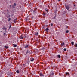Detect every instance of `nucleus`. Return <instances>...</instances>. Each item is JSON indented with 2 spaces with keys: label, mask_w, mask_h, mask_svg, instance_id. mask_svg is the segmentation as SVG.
I'll return each mask as SVG.
<instances>
[{
  "label": "nucleus",
  "mask_w": 77,
  "mask_h": 77,
  "mask_svg": "<svg viewBox=\"0 0 77 77\" xmlns=\"http://www.w3.org/2000/svg\"><path fill=\"white\" fill-rule=\"evenodd\" d=\"M3 29H4L5 31H6V30H7V28L5 27H3L2 28Z\"/></svg>",
  "instance_id": "0eeeda50"
},
{
  "label": "nucleus",
  "mask_w": 77,
  "mask_h": 77,
  "mask_svg": "<svg viewBox=\"0 0 77 77\" xmlns=\"http://www.w3.org/2000/svg\"><path fill=\"white\" fill-rule=\"evenodd\" d=\"M51 26H53V23H51Z\"/></svg>",
  "instance_id": "cd10ccee"
},
{
  "label": "nucleus",
  "mask_w": 77,
  "mask_h": 77,
  "mask_svg": "<svg viewBox=\"0 0 77 77\" xmlns=\"http://www.w3.org/2000/svg\"><path fill=\"white\" fill-rule=\"evenodd\" d=\"M66 8L67 10H69V7L68 5H67L66 6Z\"/></svg>",
  "instance_id": "f03ea898"
},
{
  "label": "nucleus",
  "mask_w": 77,
  "mask_h": 77,
  "mask_svg": "<svg viewBox=\"0 0 77 77\" xmlns=\"http://www.w3.org/2000/svg\"><path fill=\"white\" fill-rule=\"evenodd\" d=\"M74 6H75V5H74Z\"/></svg>",
  "instance_id": "79ce46f5"
},
{
  "label": "nucleus",
  "mask_w": 77,
  "mask_h": 77,
  "mask_svg": "<svg viewBox=\"0 0 77 77\" xmlns=\"http://www.w3.org/2000/svg\"><path fill=\"white\" fill-rule=\"evenodd\" d=\"M29 47V45H26L25 47V48H27V47Z\"/></svg>",
  "instance_id": "9d476101"
},
{
  "label": "nucleus",
  "mask_w": 77,
  "mask_h": 77,
  "mask_svg": "<svg viewBox=\"0 0 77 77\" xmlns=\"http://www.w3.org/2000/svg\"><path fill=\"white\" fill-rule=\"evenodd\" d=\"M7 11H8V13H9V10H7Z\"/></svg>",
  "instance_id": "2f4dec72"
},
{
  "label": "nucleus",
  "mask_w": 77,
  "mask_h": 77,
  "mask_svg": "<svg viewBox=\"0 0 77 77\" xmlns=\"http://www.w3.org/2000/svg\"><path fill=\"white\" fill-rule=\"evenodd\" d=\"M66 27V29H67V28H68V27Z\"/></svg>",
  "instance_id": "a19ab883"
},
{
  "label": "nucleus",
  "mask_w": 77,
  "mask_h": 77,
  "mask_svg": "<svg viewBox=\"0 0 77 77\" xmlns=\"http://www.w3.org/2000/svg\"><path fill=\"white\" fill-rule=\"evenodd\" d=\"M64 44H65V43H61V45H62V46H63V45Z\"/></svg>",
  "instance_id": "aec40b11"
},
{
  "label": "nucleus",
  "mask_w": 77,
  "mask_h": 77,
  "mask_svg": "<svg viewBox=\"0 0 77 77\" xmlns=\"http://www.w3.org/2000/svg\"><path fill=\"white\" fill-rule=\"evenodd\" d=\"M22 36H23V35H22L20 36V38L21 39H23L24 38Z\"/></svg>",
  "instance_id": "423d86ee"
},
{
  "label": "nucleus",
  "mask_w": 77,
  "mask_h": 77,
  "mask_svg": "<svg viewBox=\"0 0 77 77\" xmlns=\"http://www.w3.org/2000/svg\"><path fill=\"white\" fill-rule=\"evenodd\" d=\"M27 62H30V60H29V59H28Z\"/></svg>",
  "instance_id": "5701e85b"
},
{
  "label": "nucleus",
  "mask_w": 77,
  "mask_h": 77,
  "mask_svg": "<svg viewBox=\"0 0 77 77\" xmlns=\"http://www.w3.org/2000/svg\"><path fill=\"white\" fill-rule=\"evenodd\" d=\"M11 21V18H10L8 19V21L9 22Z\"/></svg>",
  "instance_id": "393cba45"
},
{
  "label": "nucleus",
  "mask_w": 77,
  "mask_h": 77,
  "mask_svg": "<svg viewBox=\"0 0 77 77\" xmlns=\"http://www.w3.org/2000/svg\"><path fill=\"white\" fill-rule=\"evenodd\" d=\"M16 72L17 73V74H19V72H20V71H19V70H17L16 71Z\"/></svg>",
  "instance_id": "4468645a"
},
{
  "label": "nucleus",
  "mask_w": 77,
  "mask_h": 77,
  "mask_svg": "<svg viewBox=\"0 0 77 77\" xmlns=\"http://www.w3.org/2000/svg\"><path fill=\"white\" fill-rule=\"evenodd\" d=\"M17 18H16L14 20V23H17Z\"/></svg>",
  "instance_id": "39448f33"
},
{
  "label": "nucleus",
  "mask_w": 77,
  "mask_h": 77,
  "mask_svg": "<svg viewBox=\"0 0 77 77\" xmlns=\"http://www.w3.org/2000/svg\"><path fill=\"white\" fill-rule=\"evenodd\" d=\"M40 77H43V76H44V75L42 73H40Z\"/></svg>",
  "instance_id": "7ed1b4c3"
},
{
  "label": "nucleus",
  "mask_w": 77,
  "mask_h": 77,
  "mask_svg": "<svg viewBox=\"0 0 77 77\" xmlns=\"http://www.w3.org/2000/svg\"><path fill=\"white\" fill-rule=\"evenodd\" d=\"M11 26H12V25L11 24L10 26V27L9 28V29H11Z\"/></svg>",
  "instance_id": "bb28decb"
},
{
  "label": "nucleus",
  "mask_w": 77,
  "mask_h": 77,
  "mask_svg": "<svg viewBox=\"0 0 77 77\" xmlns=\"http://www.w3.org/2000/svg\"><path fill=\"white\" fill-rule=\"evenodd\" d=\"M11 17H13V14H11Z\"/></svg>",
  "instance_id": "473e14b6"
},
{
  "label": "nucleus",
  "mask_w": 77,
  "mask_h": 77,
  "mask_svg": "<svg viewBox=\"0 0 77 77\" xmlns=\"http://www.w3.org/2000/svg\"><path fill=\"white\" fill-rule=\"evenodd\" d=\"M74 46L75 47H77V44H75V45H74Z\"/></svg>",
  "instance_id": "412c9836"
},
{
  "label": "nucleus",
  "mask_w": 77,
  "mask_h": 77,
  "mask_svg": "<svg viewBox=\"0 0 77 77\" xmlns=\"http://www.w3.org/2000/svg\"><path fill=\"white\" fill-rule=\"evenodd\" d=\"M45 50V48L44 47H43L41 49V50Z\"/></svg>",
  "instance_id": "f8f14e48"
},
{
  "label": "nucleus",
  "mask_w": 77,
  "mask_h": 77,
  "mask_svg": "<svg viewBox=\"0 0 77 77\" xmlns=\"http://www.w3.org/2000/svg\"><path fill=\"white\" fill-rule=\"evenodd\" d=\"M61 0H58V1H59V2H60V1Z\"/></svg>",
  "instance_id": "ea45409f"
},
{
  "label": "nucleus",
  "mask_w": 77,
  "mask_h": 77,
  "mask_svg": "<svg viewBox=\"0 0 77 77\" xmlns=\"http://www.w3.org/2000/svg\"><path fill=\"white\" fill-rule=\"evenodd\" d=\"M64 51H66V48H64Z\"/></svg>",
  "instance_id": "7c9ffc66"
},
{
  "label": "nucleus",
  "mask_w": 77,
  "mask_h": 77,
  "mask_svg": "<svg viewBox=\"0 0 77 77\" xmlns=\"http://www.w3.org/2000/svg\"><path fill=\"white\" fill-rule=\"evenodd\" d=\"M11 5H10V8H11Z\"/></svg>",
  "instance_id": "4c0bfd02"
},
{
  "label": "nucleus",
  "mask_w": 77,
  "mask_h": 77,
  "mask_svg": "<svg viewBox=\"0 0 77 77\" xmlns=\"http://www.w3.org/2000/svg\"><path fill=\"white\" fill-rule=\"evenodd\" d=\"M28 17H29V16H27V18H28Z\"/></svg>",
  "instance_id": "58836bf2"
},
{
  "label": "nucleus",
  "mask_w": 77,
  "mask_h": 77,
  "mask_svg": "<svg viewBox=\"0 0 77 77\" xmlns=\"http://www.w3.org/2000/svg\"><path fill=\"white\" fill-rule=\"evenodd\" d=\"M58 58H59V59H60V55H57Z\"/></svg>",
  "instance_id": "ddd939ff"
},
{
  "label": "nucleus",
  "mask_w": 77,
  "mask_h": 77,
  "mask_svg": "<svg viewBox=\"0 0 77 77\" xmlns=\"http://www.w3.org/2000/svg\"><path fill=\"white\" fill-rule=\"evenodd\" d=\"M43 16H45V15H46V14H45V13H43Z\"/></svg>",
  "instance_id": "b1692460"
},
{
  "label": "nucleus",
  "mask_w": 77,
  "mask_h": 77,
  "mask_svg": "<svg viewBox=\"0 0 77 77\" xmlns=\"http://www.w3.org/2000/svg\"><path fill=\"white\" fill-rule=\"evenodd\" d=\"M35 35H38V32H36L35 33Z\"/></svg>",
  "instance_id": "4be33fe9"
},
{
  "label": "nucleus",
  "mask_w": 77,
  "mask_h": 77,
  "mask_svg": "<svg viewBox=\"0 0 77 77\" xmlns=\"http://www.w3.org/2000/svg\"><path fill=\"white\" fill-rule=\"evenodd\" d=\"M66 75H69V73L68 72L66 73Z\"/></svg>",
  "instance_id": "a211bd4d"
},
{
  "label": "nucleus",
  "mask_w": 77,
  "mask_h": 77,
  "mask_svg": "<svg viewBox=\"0 0 77 77\" xmlns=\"http://www.w3.org/2000/svg\"><path fill=\"white\" fill-rule=\"evenodd\" d=\"M36 9H37V8H35V9H34V10H33V12L34 13L36 12L35 11H36Z\"/></svg>",
  "instance_id": "6e6552de"
},
{
  "label": "nucleus",
  "mask_w": 77,
  "mask_h": 77,
  "mask_svg": "<svg viewBox=\"0 0 77 77\" xmlns=\"http://www.w3.org/2000/svg\"><path fill=\"white\" fill-rule=\"evenodd\" d=\"M68 32H69V31L68 30H67L66 31V33H68Z\"/></svg>",
  "instance_id": "f3484780"
},
{
  "label": "nucleus",
  "mask_w": 77,
  "mask_h": 77,
  "mask_svg": "<svg viewBox=\"0 0 77 77\" xmlns=\"http://www.w3.org/2000/svg\"><path fill=\"white\" fill-rule=\"evenodd\" d=\"M5 34H6L5 33H4V35H5Z\"/></svg>",
  "instance_id": "e433bc0d"
},
{
  "label": "nucleus",
  "mask_w": 77,
  "mask_h": 77,
  "mask_svg": "<svg viewBox=\"0 0 77 77\" xmlns=\"http://www.w3.org/2000/svg\"><path fill=\"white\" fill-rule=\"evenodd\" d=\"M16 6V3H14V5H13L12 6V8H15V6Z\"/></svg>",
  "instance_id": "f257e3e1"
},
{
  "label": "nucleus",
  "mask_w": 77,
  "mask_h": 77,
  "mask_svg": "<svg viewBox=\"0 0 77 77\" xmlns=\"http://www.w3.org/2000/svg\"><path fill=\"white\" fill-rule=\"evenodd\" d=\"M46 31H48L49 30V29L47 28L46 29H45Z\"/></svg>",
  "instance_id": "2eb2a0df"
},
{
  "label": "nucleus",
  "mask_w": 77,
  "mask_h": 77,
  "mask_svg": "<svg viewBox=\"0 0 77 77\" xmlns=\"http://www.w3.org/2000/svg\"><path fill=\"white\" fill-rule=\"evenodd\" d=\"M30 61H31V62H33V61L34 60V59L33 58H30Z\"/></svg>",
  "instance_id": "20e7f679"
},
{
  "label": "nucleus",
  "mask_w": 77,
  "mask_h": 77,
  "mask_svg": "<svg viewBox=\"0 0 77 77\" xmlns=\"http://www.w3.org/2000/svg\"><path fill=\"white\" fill-rule=\"evenodd\" d=\"M71 43L72 44V45H74V42H72Z\"/></svg>",
  "instance_id": "dca6fc26"
},
{
  "label": "nucleus",
  "mask_w": 77,
  "mask_h": 77,
  "mask_svg": "<svg viewBox=\"0 0 77 77\" xmlns=\"http://www.w3.org/2000/svg\"><path fill=\"white\" fill-rule=\"evenodd\" d=\"M24 36H25L24 38H26V34H25Z\"/></svg>",
  "instance_id": "c756f323"
},
{
  "label": "nucleus",
  "mask_w": 77,
  "mask_h": 77,
  "mask_svg": "<svg viewBox=\"0 0 77 77\" xmlns=\"http://www.w3.org/2000/svg\"><path fill=\"white\" fill-rule=\"evenodd\" d=\"M31 17H32V18H33V17L32 16Z\"/></svg>",
  "instance_id": "c9c22d12"
},
{
  "label": "nucleus",
  "mask_w": 77,
  "mask_h": 77,
  "mask_svg": "<svg viewBox=\"0 0 77 77\" xmlns=\"http://www.w3.org/2000/svg\"><path fill=\"white\" fill-rule=\"evenodd\" d=\"M13 45H14V47H17V45L14 44H13Z\"/></svg>",
  "instance_id": "9b49d317"
},
{
  "label": "nucleus",
  "mask_w": 77,
  "mask_h": 77,
  "mask_svg": "<svg viewBox=\"0 0 77 77\" xmlns=\"http://www.w3.org/2000/svg\"><path fill=\"white\" fill-rule=\"evenodd\" d=\"M55 8H57V4L55 5Z\"/></svg>",
  "instance_id": "a878e982"
},
{
  "label": "nucleus",
  "mask_w": 77,
  "mask_h": 77,
  "mask_svg": "<svg viewBox=\"0 0 77 77\" xmlns=\"http://www.w3.org/2000/svg\"><path fill=\"white\" fill-rule=\"evenodd\" d=\"M56 14H55L54 16V20H55V19L56 18Z\"/></svg>",
  "instance_id": "1a4fd4ad"
},
{
  "label": "nucleus",
  "mask_w": 77,
  "mask_h": 77,
  "mask_svg": "<svg viewBox=\"0 0 77 77\" xmlns=\"http://www.w3.org/2000/svg\"><path fill=\"white\" fill-rule=\"evenodd\" d=\"M26 20H27V18H26Z\"/></svg>",
  "instance_id": "c03bdc74"
},
{
  "label": "nucleus",
  "mask_w": 77,
  "mask_h": 77,
  "mask_svg": "<svg viewBox=\"0 0 77 77\" xmlns=\"http://www.w3.org/2000/svg\"><path fill=\"white\" fill-rule=\"evenodd\" d=\"M4 47L5 48H9V47H8V46H5Z\"/></svg>",
  "instance_id": "6ab92c4d"
},
{
  "label": "nucleus",
  "mask_w": 77,
  "mask_h": 77,
  "mask_svg": "<svg viewBox=\"0 0 77 77\" xmlns=\"http://www.w3.org/2000/svg\"><path fill=\"white\" fill-rule=\"evenodd\" d=\"M29 62H27V63H28V65H29Z\"/></svg>",
  "instance_id": "f704fd0d"
},
{
  "label": "nucleus",
  "mask_w": 77,
  "mask_h": 77,
  "mask_svg": "<svg viewBox=\"0 0 77 77\" xmlns=\"http://www.w3.org/2000/svg\"><path fill=\"white\" fill-rule=\"evenodd\" d=\"M29 53V50H27V51L26 52V54H27V53Z\"/></svg>",
  "instance_id": "c85d7f7f"
},
{
  "label": "nucleus",
  "mask_w": 77,
  "mask_h": 77,
  "mask_svg": "<svg viewBox=\"0 0 77 77\" xmlns=\"http://www.w3.org/2000/svg\"><path fill=\"white\" fill-rule=\"evenodd\" d=\"M73 60H74L75 59H73Z\"/></svg>",
  "instance_id": "37998d69"
},
{
  "label": "nucleus",
  "mask_w": 77,
  "mask_h": 77,
  "mask_svg": "<svg viewBox=\"0 0 77 77\" xmlns=\"http://www.w3.org/2000/svg\"><path fill=\"white\" fill-rule=\"evenodd\" d=\"M23 65H24V64H23Z\"/></svg>",
  "instance_id": "a18cd8bd"
},
{
  "label": "nucleus",
  "mask_w": 77,
  "mask_h": 77,
  "mask_svg": "<svg viewBox=\"0 0 77 77\" xmlns=\"http://www.w3.org/2000/svg\"><path fill=\"white\" fill-rule=\"evenodd\" d=\"M46 12H48V10H46Z\"/></svg>",
  "instance_id": "72a5a7b5"
}]
</instances>
